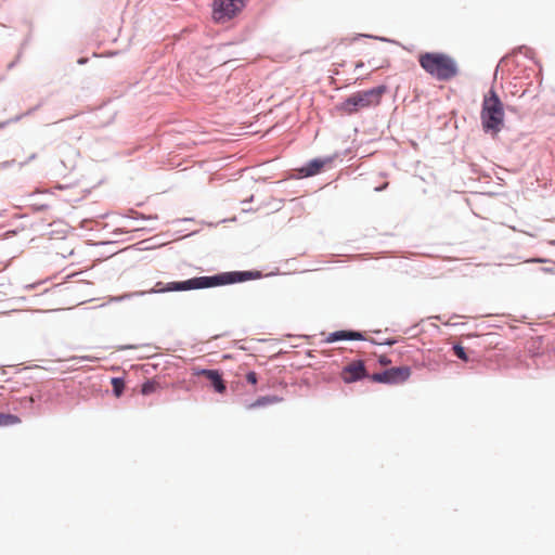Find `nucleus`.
<instances>
[{
  "instance_id": "f257e3e1",
  "label": "nucleus",
  "mask_w": 555,
  "mask_h": 555,
  "mask_svg": "<svg viewBox=\"0 0 555 555\" xmlns=\"http://www.w3.org/2000/svg\"><path fill=\"white\" fill-rule=\"evenodd\" d=\"M251 276V272L245 271L227 272L214 276H197L182 282H170L166 285L163 282H157L155 288L152 292H183L191 289L208 288L219 285L243 282L249 280Z\"/></svg>"
},
{
  "instance_id": "f03ea898",
  "label": "nucleus",
  "mask_w": 555,
  "mask_h": 555,
  "mask_svg": "<svg viewBox=\"0 0 555 555\" xmlns=\"http://www.w3.org/2000/svg\"><path fill=\"white\" fill-rule=\"evenodd\" d=\"M420 66L438 81H450L459 73L456 60L443 52H424L418 55Z\"/></svg>"
},
{
  "instance_id": "7ed1b4c3",
  "label": "nucleus",
  "mask_w": 555,
  "mask_h": 555,
  "mask_svg": "<svg viewBox=\"0 0 555 555\" xmlns=\"http://www.w3.org/2000/svg\"><path fill=\"white\" fill-rule=\"evenodd\" d=\"M504 106L498 93L491 89L483 96L480 113L482 128L486 132L496 134L504 126Z\"/></svg>"
},
{
  "instance_id": "20e7f679",
  "label": "nucleus",
  "mask_w": 555,
  "mask_h": 555,
  "mask_svg": "<svg viewBox=\"0 0 555 555\" xmlns=\"http://www.w3.org/2000/svg\"><path fill=\"white\" fill-rule=\"evenodd\" d=\"M385 92V86H378L370 90L354 92L341 103L340 109L347 115H352L360 109L377 106Z\"/></svg>"
},
{
  "instance_id": "39448f33",
  "label": "nucleus",
  "mask_w": 555,
  "mask_h": 555,
  "mask_svg": "<svg viewBox=\"0 0 555 555\" xmlns=\"http://www.w3.org/2000/svg\"><path fill=\"white\" fill-rule=\"evenodd\" d=\"M246 0H214L212 17L223 23L234 17L244 7Z\"/></svg>"
},
{
  "instance_id": "423d86ee",
  "label": "nucleus",
  "mask_w": 555,
  "mask_h": 555,
  "mask_svg": "<svg viewBox=\"0 0 555 555\" xmlns=\"http://www.w3.org/2000/svg\"><path fill=\"white\" fill-rule=\"evenodd\" d=\"M411 375V369L409 366L391 367L382 373H375L372 376L374 382L385 384H400L405 382Z\"/></svg>"
},
{
  "instance_id": "0eeeda50",
  "label": "nucleus",
  "mask_w": 555,
  "mask_h": 555,
  "mask_svg": "<svg viewBox=\"0 0 555 555\" xmlns=\"http://www.w3.org/2000/svg\"><path fill=\"white\" fill-rule=\"evenodd\" d=\"M365 376V367L362 361H354L348 364L341 372L345 383H353Z\"/></svg>"
},
{
  "instance_id": "6e6552de",
  "label": "nucleus",
  "mask_w": 555,
  "mask_h": 555,
  "mask_svg": "<svg viewBox=\"0 0 555 555\" xmlns=\"http://www.w3.org/2000/svg\"><path fill=\"white\" fill-rule=\"evenodd\" d=\"M198 376H205L215 388V390L219 393H223L225 391L224 382L220 375V373L216 370H201L197 372Z\"/></svg>"
},
{
  "instance_id": "1a4fd4ad",
  "label": "nucleus",
  "mask_w": 555,
  "mask_h": 555,
  "mask_svg": "<svg viewBox=\"0 0 555 555\" xmlns=\"http://www.w3.org/2000/svg\"><path fill=\"white\" fill-rule=\"evenodd\" d=\"M345 339H351V340H360L363 339V336L359 332H352V331H337L334 333H331L326 338V343H334L337 340H345Z\"/></svg>"
},
{
  "instance_id": "9d476101",
  "label": "nucleus",
  "mask_w": 555,
  "mask_h": 555,
  "mask_svg": "<svg viewBox=\"0 0 555 555\" xmlns=\"http://www.w3.org/2000/svg\"><path fill=\"white\" fill-rule=\"evenodd\" d=\"M325 163L326 162L322 159H313L306 167L301 168L300 172L306 177L314 176L321 171Z\"/></svg>"
},
{
  "instance_id": "9b49d317",
  "label": "nucleus",
  "mask_w": 555,
  "mask_h": 555,
  "mask_svg": "<svg viewBox=\"0 0 555 555\" xmlns=\"http://www.w3.org/2000/svg\"><path fill=\"white\" fill-rule=\"evenodd\" d=\"M20 417L14 414L0 413V427L18 424Z\"/></svg>"
},
{
  "instance_id": "f8f14e48",
  "label": "nucleus",
  "mask_w": 555,
  "mask_h": 555,
  "mask_svg": "<svg viewBox=\"0 0 555 555\" xmlns=\"http://www.w3.org/2000/svg\"><path fill=\"white\" fill-rule=\"evenodd\" d=\"M453 351H454V354H455L459 359H461V360H463V361H465V362H468V361H469V357H468V354H467V352H466V350H465V348H464L463 346H461V345H454V346H453Z\"/></svg>"
},
{
  "instance_id": "ddd939ff",
  "label": "nucleus",
  "mask_w": 555,
  "mask_h": 555,
  "mask_svg": "<svg viewBox=\"0 0 555 555\" xmlns=\"http://www.w3.org/2000/svg\"><path fill=\"white\" fill-rule=\"evenodd\" d=\"M114 392L117 397H119L124 389V382L119 378H113L112 379Z\"/></svg>"
},
{
  "instance_id": "4468645a",
  "label": "nucleus",
  "mask_w": 555,
  "mask_h": 555,
  "mask_svg": "<svg viewBox=\"0 0 555 555\" xmlns=\"http://www.w3.org/2000/svg\"><path fill=\"white\" fill-rule=\"evenodd\" d=\"M273 401H274V399H271L269 397H262V398L258 399L257 401H255L254 403L249 404L248 408L253 409V408H256V406H260V405H264V404L271 403Z\"/></svg>"
},
{
  "instance_id": "2eb2a0df",
  "label": "nucleus",
  "mask_w": 555,
  "mask_h": 555,
  "mask_svg": "<svg viewBox=\"0 0 555 555\" xmlns=\"http://www.w3.org/2000/svg\"><path fill=\"white\" fill-rule=\"evenodd\" d=\"M246 380L249 383V384H253L255 385L257 383V374L255 372H249L247 373L246 375Z\"/></svg>"
},
{
  "instance_id": "dca6fc26",
  "label": "nucleus",
  "mask_w": 555,
  "mask_h": 555,
  "mask_svg": "<svg viewBox=\"0 0 555 555\" xmlns=\"http://www.w3.org/2000/svg\"><path fill=\"white\" fill-rule=\"evenodd\" d=\"M391 361L386 357V356H382L379 358V363L383 364V365H388Z\"/></svg>"
},
{
  "instance_id": "f3484780",
  "label": "nucleus",
  "mask_w": 555,
  "mask_h": 555,
  "mask_svg": "<svg viewBox=\"0 0 555 555\" xmlns=\"http://www.w3.org/2000/svg\"><path fill=\"white\" fill-rule=\"evenodd\" d=\"M362 66H363V63H362V62H359V63H357V65H356V67H357V68H358V67H362Z\"/></svg>"
}]
</instances>
